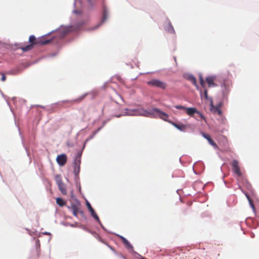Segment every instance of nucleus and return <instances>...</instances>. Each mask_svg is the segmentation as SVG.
I'll list each match as a JSON object with an SVG mask.
<instances>
[{
    "mask_svg": "<svg viewBox=\"0 0 259 259\" xmlns=\"http://www.w3.org/2000/svg\"><path fill=\"white\" fill-rule=\"evenodd\" d=\"M51 41L52 40L50 39H45L44 38L36 39V37L32 35H30L29 37V41L30 44L25 47H21L20 49L23 52H27L32 49L34 45H45L49 44Z\"/></svg>",
    "mask_w": 259,
    "mask_h": 259,
    "instance_id": "f257e3e1",
    "label": "nucleus"
},
{
    "mask_svg": "<svg viewBox=\"0 0 259 259\" xmlns=\"http://www.w3.org/2000/svg\"><path fill=\"white\" fill-rule=\"evenodd\" d=\"M200 83L202 88L205 89L206 82L208 84L209 88H214L218 86L217 83L218 77L216 75H210L206 78L205 81L203 79L202 75L200 74L199 75Z\"/></svg>",
    "mask_w": 259,
    "mask_h": 259,
    "instance_id": "f03ea898",
    "label": "nucleus"
},
{
    "mask_svg": "<svg viewBox=\"0 0 259 259\" xmlns=\"http://www.w3.org/2000/svg\"><path fill=\"white\" fill-rule=\"evenodd\" d=\"M209 105L210 110L213 114L222 116V111L221 109L223 106V103L222 102H219L217 105L214 106L213 105L212 99H210Z\"/></svg>",
    "mask_w": 259,
    "mask_h": 259,
    "instance_id": "7ed1b4c3",
    "label": "nucleus"
},
{
    "mask_svg": "<svg viewBox=\"0 0 259 259\" xmlns=\"http://www.w3.org/2000/svg\"><path fill=\"white\" fill-rule=\"evenodd\" d=\"M147 84L153 87L158 88L162 90H165L167 87V84L163 81L157 79H153L147 82Z\"/></svg>",
    "mask_w": 259,
    "mask_h": 259,
    "instance_id": "20e7f679",
    "label": "nucleus"
},
{
    "mask_svg": "<svg viewBox=\"0 0 259 259\" xmlns=\"http://www.w3.org/2000/svg\"><path fill=\"white\" fill-rule=\"evenodd\" d=\"M70 204L68 205V208H71L72 210H79L80 209V203L74 196L73 193H71V196L69 200Z\"/></svg>",
    "mask_w": 259,
    "mask_h": 259,
    "instance_id": "39448f33",
    "label": "nucleus"
},
{
    "mask_svg": "<svg viewBox=\"0 0 259 259\" xmlns=\"http://www.w3.org/2000/svg\"><path fill=\"white\" fill-rule=\"evenodd\" d=\"M175 107L179 110H182L183 112L186 113L190 116L194 115V108H187L181 105L175 106Z\"/></svg>",
    "mask_w": 259,
    "mask_h": 259,
    "instance_id": "423d86ee",
    "label": "nucleus"
},
{
    "mask_svg": "<svg viewBox=\"0 0 259 259\" xmlns=\"http://www.w3.org/2000/svg\"><path fill=\"white\" fill-rule=\"evenodd\" d=\"M152 113L156 114V115H158L160 118L164 120H167L168 118V115L166 113L160 111L157 108H154L152 110L151 113H148L149 114H151Z\"/></svg>",
    "mask_w": 259,
    "mask_h": 259,
    "instance_id": "0eeeda50",
    "label": "nucleus"
},
{
    "mask_svg": "<svg viewBox=\"0 0 259 259\" xmlns=\"http://www.w3.org/2000/svg\"><path fill=\"white\" fill-rule=\"evenodd\" d=\"M67 160V157L66 154H61L57 156L56 161L60 166L64 165Z\"/></svg>",
    "mask_w": 259,
    "mask_h": 259,
    "instance_id": "6e6552de",
    "label": "nucleus"
},
{
    "mask_svg": "<svg viewBox=\"0 0 259 259\" xmlns=\"http://www.w3.org/2000/svg\"><path fill=\"white\" fill-rule=\"evenodd\" d=\"M233 170L234 173L238 177L241 176V172L239 166V162L236 160H234L232 162Z\"/></svg>",
    "mask_w": 259,
    "mask_h": 259,
    "instance_id": "1a4fd4ad",
    "label": "nucleus"
},
{
    "mask_svg": "<svg viewBox=\"0 0 259 259\" xmlns=\"http://www.w3.org/2000/svg\"><path fill=\"white\" fill-rule=\"evenodd\" d=\"M195 114H196V115H195V118H196L197 120H204V121L205 122H206V120H205L204 117L200 112L197 111L196 109H195Z\"/></svg>",
    "mask_w": 259,
    "mask_h": 259,
    "instance_id": "9d476101",
    "label": "nucleus"
},
{
    "mask_svg": "<svg viewBox=\"0 0 259 259\" xmlns=\"http://www.w3.org/2000/svg\"><path fill=\"white\" fill-rule=\"evenodd\" d=\"M172 124L177 128L182 131H185L186 128V126L184 124H177L174 122H172Z\"/></svg>",
    "mask_w": 259,
    "mask_h": 259,
    "instance_id": "9b49d317",
    "label": "nucleus"
},
{
    "mask_svg": "<svg viewBox=\"0 0 259 259\" xmlns=\"http://www.w3.org/2000/svg\"><path fill=\"white\" fill-rule=\"evenodd\" d=\"M184 77L186 79L190 80L193 84H194V77L192 74L185 73L184 74Z\"/></svg>",
    "mask_w": 259,
    "mask_h": 259,
    "instance_id": "f8f14e48",
    "label": "nucleus"
},
{
    "mask_svg": "<svg viewBox=\"0 0 259 259\" xmlns=\"http://www.w3.org/2000/svg\"><path fill=\"white\" fill-rule=\"evenodd\" d=\"M80 162H81V155L79 153H78L77 156L74 159V167L80 166Z\"/></svg>",
    "mask_w": 259,
    "mask_h": 259,
    "instance_id": "ddd939ff",
    "label": "nucleus"
},
{
    "mask_svg": "<svg viewBox=\"0 0 259 259\" xmlns=\"http://www.w3.org/2000/svg\"><path fill=\"white\" fill-rule=\"evenodd\" d=\"M56 203L60 206H63L66 205V202L60 197L56 198Z\"/></svg>",
    "mask_w": 259,
    "mask_h": 259,
    "instance_id": "4468645a",
    "label": "nucleus"
},
{
    "mask_svg": "<svg viewBox=\"0 0 259 259\" xmlns=\"http://www.w3.org/2000/svg\"><path fill=\"white\" fill-rule=\"evenodd\" d=\"M120 238L122 240L123 243L125 245H126L127 247L132 248V245L130 244V243L127 240H126L125 238H124L122 236H120Z\"/></svg>",
    "mask_w": 259,
    "mask_h": 259,
    "instance_id": "2eb2a0df",
    "label": "nucleus"
},
{
    "mask_svg": "<svg viewBox=\"0 0 259 259\" xmlns=\"http://www.w3.org/2000/svg\"><path fill=\"white\" fill-rule=\"evenodd\" d=\"M202 98H204L206 100H209L210 101V99L211 98H209L207 94V90L206 89H204V92L203 94H201V95Z\"/></svg>",
    "mask_w": 259,
    "mask_h": 259,
    "instance_id": "dca6fc26",
    "label": "nucleus"
},
{
    "mask_svg": "<svg viewBox=\"0 0 259 259\" xmlns=\"http://www.w3.org/2000/svg\"><path fill=\"white\" fill-rule=\"evenodd\" d=\"M58 187H59V190L61 191V193L63 194H64V195L66 194L67 191H66L65 186L64 184L59 186Z\"/></svg>",
    "mask_w": 259,
    "mask_h": 259,
    "instance_id": "f3484780",
    "label": "nucleus"
},
{
    "mask_svg": "<svg viewBox=\"0 0 259 259\" xmlns=\"http://www.w3.org/2000/svg\"><path fill=\"white\" fill-rule=\"evenodd\" d=\"M91 213V215L100 224H101V222L100 221L99 217L96 213V211H90Z\"/></svg>",
    "mask_w": 259,
    "mask_h": 259,
    "instance_id": "a211bd4d",
    "label": "nucleus"
},
{
    "mask_svg": "<svg viewBox=\"0 0 259 259\" xmlns=\"http://www.w3.org/2000/svg\"><path fill=\"white\" fill-rule=\"evenodd\" d=\"M55 179H56V183L58 186H60L61 185L64 184L61 180V177L60 176H56Z\"/></svg>",
    "mask_w": 259,
    "mask_h": 259,
    "instance_id": "6ab92c4d",
    "label": "nucleus"
},
{
    "mask_svg": "<svg viewBox=\"0 0 259 259\" xmlns=\"http://www.w3.org/2000/svg\"><path fill=\"white\" fill-rule=\"evenodd\" d=\"M246 196H247V198H248V199L249 200L250 205L252 209L254 210L255 207H254V204H253L252 200L249 198V196L247 194H246Z\"/></svg>",
    "mask_w": 259,
    "mask_h": 259,
    "instance_id": "aec40b11",
    "label": "nucleus"
},
{
    "mask_svg": "<svg viewBox=\"0 0 259 259\" xmlns=\"http://www.w3.org/2000/svg\"><path fill=\"white\" fill-rule=\"evenodd\" d=\"M169 28L168 29V31L170 33H175V30L170 23L169 24Z\"/></svg>",
    "mask_w": 259,
    "mask_h": 259,
    "instance_id": "412c9836",
    "label": "nucleus"
},
{
    "mask_svg": "<svg viewBox=\"0 0 259 259\" xmlns=\"http://www.w3.org/2000/svg\"><path fill=\"white\" fill-rule=\"evenodd\" d=\"M84 98V97H80L78 98L75 99L73 100H72V102H76V103H79L81 102Z\"/></svg>",
    "mask_w": 259,
    "mask_h": 259,
    "instance_id": "4be33fe9",
    "label": "nucleus"
},
{
    "mask_svg": "<svg viewBox=\"0 0 259 259\" xmlns=\"http://www.w3.org/2000/svg\"><path fill=\"white\" fill-rule=\"evenodd\" d=\"M80 166L74 167V172L76 175H77L79 172Z\"/></svg>",
    "mask_w": 259,
    "mask_h": 259,
    "instance_id": "5701e85b",
    "label": "nucleus"
},
{
    "mask_svg": "<svg viewBox=\"0 0 259 259\" xmlns=\"http://www.w3.org/2000/svg\"><path fill=\"white\" fill-rule=\"evenodd\" d=\"M86 204L89 210H94V209L92 208L91 204L88 201H86Z\"/></svg>",
    "mask_w": 259,
    "mask_h": 259,
    "instance_id": "b1692460",
    "label": "nucleus"
},
{
    "mask_svg": "<svg viewBox=\"0 0 259 259\" xmlns=\"http://www.w3.org/2000/svg\"><path fill=\"white\" fill-rule=\"evenodd\" d=\"M90 6L91 7H93L95 4V2L94 0H87Z\"/></svg>",
    "mask_w": 259,
    "mask_h": 259,
    "instance_id": "393cba45",
    "label": "nucleus"
},
{
    "mask_svg": "<svg viewBox=\"0 0 259 259\" xmlns=\"http://www.w3.org/2000/svg\"><path fill=\"white\" fill-rule=\"evenodd\" d=\"M101 127H99V128L97 129V131H95V132L93 133V134L92 136H91L90 137V139H92V138H93V137H94L96 135V134H97V133H98V132L101 130Z\"/></svg>",
    "mask_w": 259,
    "mask_h": 259,
    "instance_id": "a878e982",
    "label": "nucleus"
},
{
    "mask_svg": "<svg viewBox=\"0 0 259 259\" xmlns=\"http://www.w3.org/2000/svg\"><path fill=\"white\" fill-rule=\"evenodd\" d=\"M208 142L212 146H217V145L215 143V142L211 139H208Z\"/></svg>",
    "mask_w": 259,
    "mask_h": 259,
    "instance_id": "bb28decb",
    "label": "nucleus"
},
{
    "mask_svg": "<svg viewBox=\"0 0 259 259\" xmlns=\"http://www.w3.org/2000/svg\"><path fill=\"white\" fill-rule=\"evenodd\" d=\"M1 75H2V79H2V80L3 81H5L6 80V76H5V74H3V73H2V74H1Z\"/></svg>",
    "mask_w": 259,
    "mask_h": 259,
    "instance_id": "cd10ccee",
    "label": "nucleus"
},
{
    "mask_svg": "<svg viewBox=\"0 0 259 259\" xmlns=\"http://www.w3.org/2000/svg\"><path fill=\"white\" fill-rule=\"evenodd\" d=\"M72 212H73V214L74 216H77L79 212L82 214L83 211H72Z\"/></svg>",
    "mask_w": 259,
    "mask_h": 259,
    "instance_id": "c85d7f7f",
    "label": "nucleus"
},
{
    "mask_svg": "<svg viewBox=\"0 0 259 259\" xmlns=\"http://www.w3.org/2000/svg\"><path fill=\"white\" fill-rule=\"evenodd\" d=\"M204 137L208 141V139H211L210 136L208 134H204Z\"/></svg>",
    "mask_w": 259,
    "mask_h": 259,
    "instance_id": "c756f323",
    "label": "nucleus"
},
{
    "mask_svg": "<svg viewBox=\"0 0 259 259\" xmlns=\"http://www.w3.org/2000/svg\"><path fill=\"white\" fill-rule=\"evenodd\" d=\"M106 19V15L104 14V17H103V21H104L105 20V19Z\"/></svg>",
    "mask_w": 259,
    "mask_h": 259,
    "instance_id": "7c9ffc66",
    "label": "nucleus"
},
{
    "mask_svg": "<svg viewBox=\"0 0 259 259\" xmlns=\"http://www.w3.org/2000/svg\"><path fill=\"white\" fill-rule=\"evenodd\" d=\"M193 168H194V164L193 165Z\"/></svg>",
    "mask_w": 259,
    "mask_h": 259,
    "instance_id": "2f4dec72",
    "label": "nucleus"
},
{
    "mask_svg": "<svg viewBox=\"0 0 259 259\" xmlns=\"http://www.w3.org/2000/svg\"><path fill=\"white\" fill-rule=\"evenodd\" d=\"M141 259H146V258H144V257H143V258H142Z\"/></svg>",
    "mask_w": 259,
    "mask_h": 259,
    "instance_id": "473e14b6",
    "label": "nucleus"
}]
</instances>
